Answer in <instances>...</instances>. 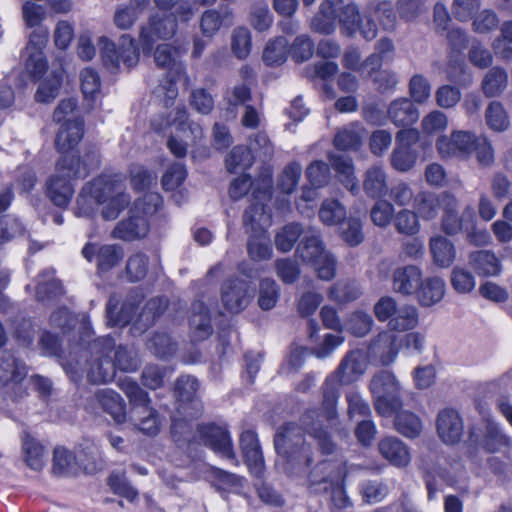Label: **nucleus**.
<instances>
[{"mask_svg": "<svg viewBox=\"0 0 512 512\" xmlns=\"http://www.w3.org/2000/svg\"><path fill=\"white\" fill-rule=\"evenodd\" d=\"M319 418L320 413L316 409H309L301 417L303 428L296 423L279 427L274 436L275 450L285 460L287 471L300 472L313 461L310 446L304 439V431L314 438L320 452L332 458L318 462L312 469L309 475L310 486L315 491H320L321 488L318 489L317 486L323 484V490L331 492L332 504L343 509L351 504L342 483L346 476L345 462L338 457V447Z\"/></svg>", "mask_w": 512, "mask_h": 512, "instance_id": "nucleus-1", "label": "nucleus"}, {"mask_svg": "<svg viewBox=\"0 0 512 512\" xmlns=\"http://www.w3.org/2000/svg\"><path fill=\"white\" fill-rule=\"evenodd\" d=\"M77 106L75 99L62 100L53 113V121H65L59 129L55 146L61 157L56 163L55 173L47 180V194L50 200L58 207H66L73 194L72 181L87 177L90 172L99 167L100 157L96 148H88L82 157L71 152L80 142L84 134V121L81 118L66 120Z\"/></svg>", "mask_w": 512, "mask_h": 512, "instance_id": "nucleus-2", "label": "nucleus"}, {"mask_svg": "<svg viewBox=\"0 0 512 512\" xmlns=\"http://www.w3.org/2000/svg\"><path fill=\"white\" fill-rule=\"evenodd\" d=\"M370 391L375 410L381 416H391L402 405L401 385L390 371L383 370L374 375L370 382Z\"/></svg>", "mask_w": 512, "mask_h": 512, "instance_id": "nucleus-3", "label": "nucleus"}, {"mask_svg": "<svg viewBox=\"0 0 512 512\" xmlns=\"http://www.w3.org/2000/svg\"><path fill=\"white\" fill-rule=\"evenodd\" d=\"M115 339L105 336L96 339L89 345L91 360L88 363L87 378L93 384L111 382L116 373V366L110 357L115 348Z\"/></svg>", "mask_w": 512, "mask_h": 512, "instance_id": "nucleus-4", "label": "nucleus"}, {"mask_svg": "<svg viewBox=\"0 0 512 512\" xmlns=\"http://www.w3.org/2000/svg\"><path fill=\"white\" fill-rule=\"evenodd\" d=\"M181 54L180 48L170 44L158 45L154 53L156 65L167 69L168 79L160 85L161 90L165 94L166 105L177 97L178 88L176 82L185 74V66L180 59Z\"/></svg>", "mask_w": 512, "mask_h": 512, "instance_id": "nucleus-5", "label": "nucleus"}, {"mask_svg": "<svg viewBox=\"0 0 512 512\" xmlns=\"http://www.w3.org/2000/svg\"><path fill=\"white\" fill-rule=\"evenodd\" d=\"M99 43L103 63L108 69L117 71L121 63L130 69L138 63L139 52L134 39L129 35L121 36L119 48L106 37H101Z\"/></svg>", "mask_w": 512, "mask_h": 512, "instance_id": "nucleus-6", "label": "nucleus"}, {"mask_svg": "<svg viewBox=\"0 0 512 512\" xmlns=\"http://www.w3.org/2000/svg\"><path fill=\"white\" fill-rule=\"evenodd\" d=\"M271 194V186L268 183L253 190V202L243 214V225L246 232H262L266 226L271 224V215L267 211L266 205Z\"/></svg>", "mask_w": 512, "mask_h": 512, "instance_id": "nucleus-7", "label": "nucleus"}, {"mask_svg": "<svg viewBox=\"0 0 512 512\" xmlns=\"http://www.w3.org/2000/svg\"><path fill=\"white\" fill-rule=\"evenodd\" d=\"M419 141L416 129H401L395 138V148L390 156L391 167L401 173L410 171L416 164L418 153L413 146Z\"/></svg>", "mask_w": 512, "mask_h": 512, "instance_id": "nucleus-8", "label": "nucleus"}, {"mask_svg": "<svg viewBox=\"0 0 512 512\" xmlns=\"http://www.w3.org/2000/svg\"><path fill=\"white\" fill-rule=\"evenodd\" d=\"M444 209L441 219L442 231L448 236H455L464 233L471 227L474 219V212L471 207H466L462 213H459V201L457 197L449 191H444Z\"/></svg>", "mask_w": 512, "mask_h": 512, "instance_id": "nucleus-9", "label": "nucleus"}, {"mask_svg": "<svg viewBox=\"0 0 512 512\" xmlns=\"http://www.w3.org/2000/svg\"><path fill=\"white\" fill-rule=\"evenodd\" d=\"M199 441L220 457L237 463L231 435L226 426L214 423L198 424Z\"/></svg>", "mask_w": 512, "mask_h": 512, "instance_id": "nucleus-10", "label": "nucleus"}, {"mask_svg": "<svg viewBox=\"0 0 512 512\" xmlns=\"http://www.w3.org/2000/svg\"><path fill=\"white\" fill-rule=\"evenodd\" d=\"M81 254L85 260L95 263L99 273H105L116 267L124 257V250L118 244L87 242Z\"/></svg>", "mask_w": 512, "mask_h": 512, "instance_id": "nucleus-11", "label": "nucleus"}, {"mask_svg": "<svg viewBox=\"0 0 512 512\" xmlns=\"http://www.w3.org/2000/svg\"><path fill=\"white\" fill-rule=\"evenodd\" d=\"M477 137L469 131H453L449 136L443 135L437 139V151L442 158H467L473 153Z\"/></svg>", "mask_w": 512, "mask_h": 512, "instance_id": "nucleus-12", "label": "nucleus"}, {"mask_svg": "<svg viewBox=\"0 0 512 512\" xmlns=\"http://www.w3.org/2000/svg\"><path fill=\"white\" fill-rule=\"evenodd\" d=\"M176 27V21L172 17L151 16L140 32V42L144 53L150 52L157 40L172 37Z\"/></svg>", "mask_w": 512, "mask_h": 512, "instance_id": "nucleus-13", "label": "nucleus"}, {"mask_svg": "<svg viewBox=\"0 0 512 512\" xmlns=\"http://www.w3.org/2000/svg\"><path fill=\"white\" fill-rule=\"evenodd\" d=\"M109 414L116 423H123L126 419V408L123 398L112 389L103 388L95 391L93 396L88 399L87 409L96 412L95 405Z\"/></svg>", "mask_w": 512, "mask_h": 512, "instance_id": "nucleus-14", "label": "nucleus"}, {"mask_svg": "<svg viewBox=\"0 0 512 512\" xmlns=\"http://www.w3.org/2000/svg\"><path fill=\"white\" fill-rule=\"evenodd\" d=\"M122 190V184L119 181L113 180L109 176H100L95 178L82 189V193L77 198L79 213H83L85 215L88 214L84 208H81V205L86 203V193L89 194L90 197L98 204H104L108 199L112 198L113 194Z\"/></svg>", "mask_w": 512, "mask_h": 512, "instance_id": "nucleus-15", "label": "nucleus"}, {"mask_svg": "<svg viewBox=\"0 0 512 512\" xmlns=\"http://www.w3.org/2000/svg\"><path fill=\"white\" fill-rule=\"evenodd\" d=\"M199 388L198 380L190 375H182L177 379L175 393L178 398V410L181 414L196 418L201 414V405L195 400Z\"/></svg>", "mask_w": 512, "mask_h": 512, "instance_id": "nucleus-16", "label": "nucleus"}, {"mask_svg": "<svg viewBox=\"0 0 512 512\" xmlns=\"http://www.w3.org/2000/svg\"><path fill=\"white\" fill-rule=\"evenodd\" d=\"M252 297L247 281L242 279H228L222 287L221 299L224 307L231 313L244 310Z\"/></svg>", "mask_w": 512, "mask_h": 512, "instance_id": "nucleus-17", "label": "nucleus"}, {"mask_svg": "<svg viewBox=\"0 0 512 512\" xmlns=\"http://www.w3.org/2000/svg\"><path fill=\"white\" fill-rule=\"evenodd\" d=\"M367 360L361 350L349 351L341 360L337 369L330 375L341 385H348L357 381L366 371Z\"/></svg>", "mask_w": 512, "mask_h": 512, "instance_id": "nucleus-18", "label": "nucleus"}, {"mask_svg": "<svg viewBox=\"0 0 512 512\" xmlns=\"http://www.w3.org/2000/svg\"><path fill=\"white\" fill-rule=\"evenodd\" d=\"M240 448L251 474L261 478L264 473V459L257 434L251 430L242 432Z\"/></svg>", "mask_w": 512, "mask_h": 512, "instance_id": "nucleus-19", "label": "nucleus"}, {"mask_svg": "<svg viewBox=\"0 0 512 512\" xmlns=\"http://www.w3.org/2000/svg\"><path fill=\"white\" fill-rule=\"evenodd\" d=\"M437 433L445 444L458 443L464 432V425L459 413L453 409H444L438 413Z\"/></svg>", "mask_w": 512, "mask_h": 512, "instance_id": "nucleus-20", "label": "nucleus"}, {"mask_svg": "<svg viewBox=\"0 0 512 512\" xmlns=\"http://www.w3.org/2000/svg\"><path fill=\"white\" fill-rule=\"evenodd\" d=\"M401 348L400 336L392 331H383L372 340L370 353L378 357L383 365H389L395 361Z\"/></svg>", "mask_w": 512, "mask_h": 512, "instance_id": "nucleus-21", "label": "nucleus"}, {"mask_svg": "<svg viewBox=\"0 0 512 512\" xmlns=\"http://www.w3.org/2000/svg\"><path fill=\"white\" fill-rule=\"evenodd\" d=\"M149 232V224L143 215L136 212L130 213V216L119 221L111 232L114 239L123 241H134L144 238Z\"/></svg>", "mask_w": 512, "mask_h": 512, "instance_id": "nucleus-22", "label": "nucleus"}, {"mask_svg": "<svg viewBox=\"0 0 512 512\" xmlns=\"http://www.w3.org/2000/svg\"><path fill=\"white\" fill-rule=\"evenodd\" d=\"M343 5V0L323 1L319 12L312 19L311 28L321 34H331L336 28V21L339 20Z\"/></svg>", "mask_w": 512, "mask_h": 512, "instance_id": "nucleus-23", "label": "nucleus"}, {"mask_svg": "<svg viewBox=\"0 0 512 512\" xmlns=\"http://www.w3.org/2000/svg\"><path fill=\"white\" fill-rule=\"evenodd\" d=\"M378 450L381 456L395 467L403 468L411 462L408 446L397 437L382 438L378 443Z\"/></svg>", "mask_w": 512, "mask_h": 512, "instance_id": "nucleus-24", "label": "nucleus"}, {"mask_svg": "<svg viewBox=\"0 0 512 512\" xmlns=\"http://www.w3.org/2000/svg\"><path fill=\"white\" fill-rule=\"evenodd\" d=\"M189 325L193 342L204 341L213 333L209 310L200 300L195 301L191 306Z\"/></svg>", "mask_w": 512, "mask_h": 512, "instance_id": "nucleus-25", "label": "nucleus"}, {"mask_svg": "<svg viewBox=\"0 0 512 512\" xmlns=\"http://www.w3.org/2000/svg\"><path fill=\"white\" fill-rule=\"evenodd\" d=\"M27 375L25 364L11 351H0V385H18Z\"/></svg>", "mask_w": 512, "mask_h": 512, "instance_id": "nucleus-26", "label": "nucleus"}, {"mask_svg": "<svg viewBox=\"0 0 512 512\" xmlns=\"http://www.w3.org/2000/svg\"><path fill=\"white\" fill-rule=\"evenodd\" d=\"M327 251L321 239L320 232L314 227H308V232L302 237L296 248V256L299 257L303 263L312 265Z\"/></svg>", "mask_w": 512, "mask_h": 512, "instance_id": "nucleus-27", "label": "nucleus"}, {"mask_svg": "<svg viewBox=\"0 0 512 512\" xmlns=\"http://www.w3.org/2000/svg\"><path fill=\"white\" fill-rule=\"evenodd\" d=\"M422 279V272L415 265L398 267L392 275L393 290L402 295H411L417 291Z\"/></svg>", "mask_w": 512, "mask_h": 512, "instance_id": "nucleus-28", "label": "nucleus"}, {"mask_svg": "<svg viewBox=\"0 0 512 512\" xmlns=\"http://www.w3.org/2000/svg\"><path fill=\"white\" fill-rule=\"evenodd\" d=\"M470 267L480 276L493 277L501 273L502 265L493 251L476 250L468 255Z\"/></svg>", "mask_w": 512, "mask_h": 512, "instance_id": "nucleus-29", "label": "nucleus"}, {"mask_svg": "<svg viewBox=\"0 0 512 512\" xmlns=\"http://www.w3.org/2000/svg\"><path fill=\"white\" fill-rule=\"evenodd\" d=\"M387 114L391 122L398 127H407L419 119V111L408 98L393 100L388 106Z\"/></svg>", "mask_w": 512, "mask_h": 512, "instance_id": "nucleus-30", "label": "nucleus"}, {"mask_svg": "<svg viewBox=\"0 0 512 512\" xmlns=\"http://www.w3.org/2000/svg\"><path fill=\"white\" fill-rule=\"evenodd\" d=\"M331 166L337 173L339 181L352 193L359 191L358 181L354 174V164L351 157L344 154L331 153L328 156Z\"/></svg>", "mask_w": 512, "mask_h": 512, "instance_id": "nucleus-31", "label": "nucleus"}, {"mask_svg": "<svg viewBox=\"0 0 512 512\" xmlns=\"http://www.w3.org/2000/svg\"><path fill=\"white\" fill-rule=\"evenodd\" d=\"M444 192L435 194L433 192L422 191L415 195L414 209L418 216L423 220L435 219L439 211L444 209Z\"/></svg>", "mask_w": 512, "mask_h": 512, "instance_id": "nucleus-32", "label": "nucleus"}, {"mask_svg": "<svg viewBox=\"0 0 512 512\" xmlns=\"http://www.w3.org/2000/svg\"><path fill=\"white\" fill-rule=\"evenodd\" d=\"M387 173L382 166L374 165L367 169L363 189L367 197L382 199L388 195Z\"/></svg>", "mask_w": 512, "mask_h": 512, "instance_id": "nucleus-33", "label": "nucleus"}, {"mask_svg": "<svg viewBox=\"0 0 512 512\" xmlns=\"http://www.w3.org/2000/svg\"><path fill=\"white\" fill-rule=\"evenodd\" d=\"M232 10L228 6L219 9H208L203 12L200 19V29L204 36H214L227 22H232Z\"/></svg>", "mask_w": 512, "mask_h": 512, "instance_id": "nucleus-34", "label": "nucleus"}, {"mask_svg": "<svg viewBox=\"0 0 512 512\" xmlns=\"http://www.w3.org/2000/svg\"><path fill=\"white\" fill-rule=\"evenodd\" d=\"M446 290V283L440 277H430L421 283L417 289L418 299L422 306L429 307L439 302Z\"/></svg>", "mask_w": 512, "mask_h": 512, "instance_id": "nucleus-35", "label": "nucleus"}, {"mask_svg": "<svg viewBox=\"0 0 512 512\" xmlns=\"http://www.w3.org/2000/svg\"><path fill=\"white\" fill-rule=\"evenodd\" d=\"M118 386L129 399V402L132 405V414H140L141 411L151 407V401L148 397V393L144 391L138 385V383L133 381L130 377L121 379L118 383Z\"/></svg>", "mask_w": 512, "mask_h": 512, "instance_id": "nucleus-36", "label": "nucleus"}, {"mask_svg": "<svg viewBox=\"0 0 512 512\" xmlns=\"http://www.w3.org/2000/svg\"><path fill=\"white\" fill-rule=\"evenodd\" d=\"M118 386L129 399V402L132 405V414H140L141 411L151 407V401L148 397V393L144 391L138 385V383L133 381L130 377L121 379L118 383Z\"/></svg>", "mask_w": 512, "mask_h": 512, "instance_id": "nucleus-37", "label": "nucleus"}, {"mask_svg": "<svg viewBox=\"0 0 512 512\" xmlns=\"http://www.w3.org/2000/svg\"><path fill=\"white\" fill-rule=\"evenodd\" d=\"M430 251L435 264L442 268L449 267L456 257L454 244L441 235L434 236L430 239Z\"/></svg>", "mask_w": 512, "mask_h": 512, "instance_id": "nucleus-38", "label": "nucleus"}, {"mask_svg": "<svg viewBox=\"0 0 512 512\" xmlns=\"http://www.w3.org/2000/svg\"><path fill=\"white\" fill-rule=\"evenodd\" d=\"M36 298L43 303L51 302L63 294V288L59 280L53 277V271H43L38 276Z\"/></svg>", "mask_w": 512, "mask_h": 512, "instance_id": "nucleus-39", "label": "nucleus"}, {"mask_svg": "<svg viewBox=\"0 0 512 512\" xmlns=\"http://www.w3.org/2000/svg\"><path fill=\"white\" fill-rule=\"evenodd\" d=\"M342 386L334 379V376H328L325 380L322 390H323V400H322V410L324 413V417L327 421L332 422L337 417V402L339 398V387Z\"/></svg>", "mask_w": 512, "mask_h": 512, "instance_id": "nucleus-40", "label": "nucleus"}, {"mask_svg": "<svg viewBox=\"0 0 512 512\" xmlns=\"http://www.w3.org/2000/svg\"><path fill=\"white\" fill-rule=\"evenodd\" d=\"M512 440L507 436L499 425L493 421L486 422L485 435L482 440V447L489 453L500 451L504 447H510Z\"/></svg>", "mask_w": 512, "mask_h": 512, "instance_id": "nucleus-41", "label": "nucleus"}, {"mask_svg": "<svg viewBox=\"0 0 512 512\" xmlns=\"http://www.w3.org/2000/svg\"><path fill=\"white\" fill-rule=\"evenodd\" d=\"M508 74L504 68H491L482 80V90L486 97L499 96L507 87Z\"/></svg>", "mask_w": 512, "mask_h": 512, "instance_id": "nucleus-42", "label": "nucleus"}, {"mask_svg": "<svg viewBox=\"0 0 512 512\" xmlns=\"http://www.w3.org/2000/svg\"><path fill=\"white\" fill-rule=\"evenodd\" d=\"M308 232V228L301 224L292 222L285 225L276 235L274 239L277 250L285 253L289 252L301 236Z\"/></svg>", "mask_w": 512, "mask_h": 512, "instance_id": "nucleus-43", "label": "nucleus"}, {"mask_svg": "<svg viewBox=\"0 0 512 512\" xmlns=\"http://www.w3.org/2000/svg\"><path fill=\"white\" fill-rule=\"evenodd\" d=\"M395 429L404 437L416 438L422 431V421L420 418L410 411L397 412L394 419Z\"/></svg>", "mask_w": 512, "mask_h": 512, "instance_id": "nucleus-44", "label": "nucleus"}, {"mask_svg": "<svg viewBox=\"0 0 512 512\" xmlns=\"http://www.w3.org/2000/svg\"><path fill=\"white\" fill-rule=\"evenodd\" d=\"M418 324V312L412 305H402L388 322L391 331L412 330Z\"/></svg>", "mask_w": 512, "mask_h": 512, "instance_id": "nucleus-45", "label": "nucleus"}, {"mask_svg": "<svg viewBox=\"0 0 512 512\" xmlns=\"http://www.w3.org/2000/svg\"><path fill=\"white\" fill-rule=\"evenodd\" d=\"M22 449L26 464L33 470H40L44 464V447L26 434L22 439Z\"/></svg>", "mask_w": 512, "mask_h": 512, "instance_id": "nucleus-46", "label": "nucleus"}, {"mask_svg": "<svg viewBox=\"0 0 512 512\" xmlns=\"http://www.w3.org/2000/svg\"><path fill=\"white\" fill-rule=\"evenodd\" d=\"M252 48L251 32L244 26H238L231 33V50L240 60L246 59Z\"/></svg>", "mask_w": 512, "mask_h": 512, "instance_id": "nucleus-47", "label": "nucleus"}, {"mask_svg": "<svg viewBox=\"0 0 512 512\" xmlns=\"http://www.w3.org/2000/svg\"><path fill=\"white\" fill-rule=\"evenodd\" d=\"M77 471L74 454L64 447H56L53 454V473L58 476H70Z\"/></svg>", "mask_w": 512, "mask_h": 512, "instance_id": "nucleus-48", "label": "nucleus"}, {"mask_svg": "<svg viewBox=\"0 0 512 512\" xmlns=\"http://www.w3.org/2000/svg\"><path fill=\"white\" fill-rule=\"evenodd\" d=\"M253 162L254 156L252 151L245 146H235L225 160L226 168L230 173L249 169Z\"/></svg>", "mask_w": 512, "mask_h": 512, "instance_id": "nucleus-49", "label": "nucleus"}, {"mask_svg": "<svg viewBox=\"0 0 512 512\" xmlns=\"http://www.w3.org/2000/svg\"><path fill=\"white\" fill-rule=\"evenodd\" d=\"M288 55V41L284 37H277L267 43L263 51V61L267 65H280Z\"/></svg>", "mask_w": 512, "mask_h": 512, "instance_id": "nucleus-50", "label": "nucleus"}, {"mask_svg": "<svg viewBox=\"0 0 512 512\" xmlns=\"http://www.w3.org/2000/svg\"><path fill=\"white\" fill-rule=\"evenodd\" d=\"M488 127L495 132L506 131L510 126L509 116L504 106L497 101L489 104L485 113Z\"/></svg>", "mask_w": 512, "mask_h": 512, "instance_id": "nucleus-51", "label": "nucleus"}, {"mask_svg": "<svg viewBox=\"0 0 512 512\" xmlns=\"http://www.w3.org/2000/svg\"><path fill=\"white\" fill-rule=\"evenodd\" d=\"M450 282L453 289L460 294L472 292L476 286L475 276L462 266H455L451 271Z\"/></svg>", "mask_w": 512, "mask_h": 512, "instance_id": "nucleus-52", "label": "nucleus"}, {"mask_svg": "<svg viewBox=\"0 0 512 512\" xmlns=\"http://www.w3.org/2000/svg\"><path fill=\"white\" fill-rule=\"evenodd\" d=\"M361 16L358 7L353 4H344L339 13V23L342 32L347 36H353L360 28Z\"/></svg>", "mask_w": 512, "mask_h": 512, "instance_id": "nucleus-53", "label": "nucleus"}, {"mask_svg": "<svg viewBox=\"0 0 512 512\" xmlns=\"http://www.w3.org/2000/svg\"><path fill=\"white\" fill-rule=\"evenodd\" d=\"M319 218L326 225H336L346 218V208L336 199H326L319 209Z\"/></svg>", "mask_w": 512, "mask_h": 512, "instance_id": "nucleus-54", "label": "nucleus"}, {"mask_svg": "<svg viewBox=\"0 0 512 512\" xmlns=\"http://www.w3.org/2000/svg\"><path fill=\"white\" fill-rule=\"evenodd\" d=\"M247 250L250 258L257 261L270 259L272 256V248L269 240L264 235V231L250 236Z\"/></svg>", "mask_w": 512, "mask_h": 512, "instance_id": "nucleus-55", "label": "nucleus"}, {"mask_svg": "<svg viewBox=\"0 0 512 512\" xmlns=\"http://www.w3.org/2000/svg\"><path fill=\"white\" fill-rule=\"evenodd\" d=\"M171 435L179 447H184L197 440L198 432L192 425L184 419H173L171 425Z\"/></svg>", "mask_w": 512, "mask_h": 512, "instance_id": "nucleus-56", "label": "nucleus"}, {"mask_svg": "<svg viewBox=\"0 0 512 512\" xmlns=\"http://www.w3.org/2000/svg\"><path fill=\"white\" fill-rule=\"evenodd\" d=\"M306 178L315 188L327 186L331 179L329 164L320 160L313 161L306 169Z\"/></svg>", "mask_w": 512, "mask_h": 512, "instance_id": "nucleus-57", "label": "nucleus"}, {"mask_svg": "<svg viewBox=\"0 0 512 512\" xmlns=\"http://www.w3.org/2000/svg\"><path fill=\"white\" fill-rule=\"evenodd\" d=\"M129 204L130 196L123 189L122 191L113 194L112 198L102 204L103 208L101 215L107 221L115 220Z\"/></svg>", "mask_w": 512, "mask_h": 512, "instance_id": "nucleus-58", "label": "nucleus"}, {"mask_svg": "<svg viewBox=\"0 0 512 512\" xmlns=\"http://www.w3.org/2000/svg\"><path fill=\"white\" fill-rule=\"evenodd\" d=\"M115 360L113 361L116 368L125 372L136 371L140 365L137 353L133 347L119 345L115 350Z\"/></svg>", "mask_w": 512, "mask_h": 512, "instance_id": "nucleus-59", "label": "nucleus"}, {"mask_svg": "<svg viewBox=\"0 0 512 512\" xmlns=\"http://www.w3.org/2000/svg\"><path fill=\"white\" fill-rule=\"evenodd\" d=\"M418 217L416 211L402 209L394 216V226L401 234L414 235L420 228Z\"/></svg>", "mask_w": 512, "mask_h": 512, "instance_id": "nucleus-60", "label": "nucleus"}, {"mask_svg": "<svg viewBox=\"0 0 512 512\" xmlns=\"http://www.w3.org/2000/svg\"><path fill=\"white\" fill-rule=\"evenodd\" d=\"M279 286L271 278L260 282L258 304L263 310L272 309L279 299Z\"/></svg>", "mask_w": 512, "mask_h": 512, "instance_id": "nucleus-61", "label": "nucleus"}, {"mask_svg": "<svg viewBox=\"0 0 512 512\" xmlns=\"http://www.w3.org/2000/svg\"><path fill=\"white\" fill-rule=\"evenodd\" d=\"M61 84V75L53 72L48 78L40 83L35 94L36 101L47 103L55 99L58 95Z\"/></svg>", "mask_w": 512, "mask_h": 512, "instance_id": "nucleus-62", "label": "nucleus"}, {"mask_svg": "<svg viewBox=\"0 0 512 512\" xmlns=\"http://www.w3.org/2000/svg\"><path fill=\"white\" fill-rule=\"evenodd\" d=\"M140 12L135 5H119L115 9L113 23L121 30H129L139 18Z\"/></svg>", "mask_w": 512, "mask_h": 512, "instance_id": "nucleus-63", "label": "nucleus"}, {"mask_svg": "<svg viewBox=\"0 0 512 512\" xmlns=\"http://www.w3.org/2000/svg\"><path fill=\"white\" fill-rule=\"evenodd\" d=\"M374 320L371 315L363 311L352 313L347 321V330L357 336L364 337L372 329Z\"/></svg>", "mask_w": 512, "mask_h": 512, "instance_id": "nucleus-64", "label": "nucleus"}]
</instances>
